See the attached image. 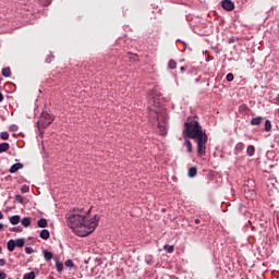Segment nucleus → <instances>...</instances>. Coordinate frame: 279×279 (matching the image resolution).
Instances as JSON below:
<instances>
[{"instance_id":"nucleus-1","label":"nucleus","mask_w":279,"mask_h":279,"mask_svg":"<svg viewBox=\"0 0 279 279\" xmlns=\"http://www.w3.org/2000/svg\"><path fill=\"white\" fill-rule=\"evenodd\" d=\"M184 145L186 147L187 154H193V143L191 138L196 141L197 145V156H206V144L208 143V134L202 128V124L195 118H187L184 122V129L182 131Z\"/></svg>"},{"instance_id":"nucleus-2","label":"nucleus","mask_w":279,"mask_h":279,"mask_svg":"<svg viewBox=\"0 0 279 279\" xmlns=\"http://www.w3.org/2000/svg\"><path fill=\"white\" fill-rule=\"evenodd\" d=\"M68 226L77 236H88L99 226V216L95 215L92 219H87L86 216L71 214L68 217Z\"/></svg>"},{"instance_id":"nucleus-3","label":"nucleus","mask_w":279,"mask_h":279,"mask_svg":"<svg viewBox=\"0 0 279 279\" xmlns=\"http://www.w3.org/2000/svg\"><path fill=\"white\" fill-rule=\"evenodd\" d=\"M51 123H53V116L49 114V112L47 111H43L39 120L37 121V128L40 134H43V131H40V128H49Z\"/></svg>"},{"instance_id":"nucleus-4","label":"nucleus","mask_w":279,"mask_h":279,"mask_svg":"<svg viewBox=\"0 0 279 279\" xmlns=\"http://www.w3.org/2000/svg\"><path fill=\"white\" fill-rule=\"evenodd\" d=\"M155 117L158 122L159 133L161 134V136H165V134H167V120L160 123V116H158V113H155Z\"/></svg>"},{"instance_id":"nucleus-5","label":"nucleus","mask_w":279,"mask_h":279,"mask_svg":"<svg viewBox=\"0 0 279 279\" xmlns=\"http://www.w3.org/2000/svg\"><path fill=\"white\" fill-rule=\"evenodd\" d=\"M221 5L227 12L234 10V2L232 0H222Z\"/></svg>"},{"instance_id":"nucleus-6","label":"nucleus","mask_w":279,"mask_h":279,"mask_svg":"<svg viewBox=\"0 0 279 279\" xmlns=\"http://www.w3.org/2000/svg\"><path fill=\"white\" fill-rule=\"evenodd\" d=\"M243 149H245V144H243L242 142L238 143L234 147V155L239 156Z\"/></svg>"},{"instance_id":"nucleus-7","label":"nucleus","mask_w":279,"mask_h":279,"mask_svg":"<svg viewBox=\"0 0 279 279\" xmlns=\"http://www.w3.org/2000/svg\"><path fill=\"white\" fill-rule=\"evenodd\" d=\"M20 169H23V163L17 162L11 166L10 168V173H16V171H19Z\"/></svg>"},{"instance_id":"nucleus-8","label":"nucleus","mask_w":279,"mask_h":279,"mask_svg":"<svg viewBox=\"0 0 279 279\" xmlns=\"http://www.w3.org/2000/svg\"><path fill=\"white\" fill-rule=\"evenodd\" d=\"M15 247H16V242L14 240H9L7 243V250L9 252H14Z\"/></svg>"},{"instance_id":"nucleus-9","label":"nucleus","mask_w":279,"mask_h":279,"mask_svg":"<svg viewBox=\"0 0 279 279\" xmlns=\"http://www.w3.org/2000/svg\"><path fill=\"white\" fill-rule=\"evenodd\" d=\"M9 221L10 223H12V226H17V223L21 222V216L19 215L12 216L10 217Z\"/></svg>"},{"instance_id":"nucleus-10","label":"nucleus","mask_w":279,"mask_h":279,"mask_svg":"<svg viewBox=\"0 0 279 279\" xmlns=\"http://www.w3.org/2000/svg\"><path fill=\"white\" fill-rule=\"evenodd\" d=\"M21 223L24 228H29L32 226V219L29 217H24L21 220Z\"/></svg>"},{"instance_id":"nucleus-11","label":"nucleus","mask_w":279,"mask_h":279,"mask_svg":"<svg viewBox=\"0 0 279 279\" xmlns=\"http://www.w3.org/2000/svg\"><path fill=\"white\" fill-rule=\"evenodd\" d=\"M39 236L44 241H47V239H49V236H51V234L49 233V230L44 229V230L40 231Z\"/></svg>"},{"instance_id":"nucleus-12","label":"nucleus","mask_w":279,"mask_h":279,"mask_svg":"<svg viewBox=\"0 0 279 279\" xmlns=\"http://www.w3.org/2000/svg\"><path fill=\"white\" fill-rule=\"evenodd\" d=\"M254 154H256V148L254 147V145H248L246 148V155L252 158Z\"/></svg>"},{"instance_id":"nucleus-13","label":"nucleus","mask_w":279,"mask_h":279,"mask_svg":"<svg viewBox=\"0 0 279 279\" xmlns=\"http://www.w3.org/2000/svg\"><path fill=\"white\" fill-rule=\"evenodd\" d=\"M45 260L49 262L53 258V253L49 252L48 250L43 251Z\"/></svg>"},{"instance_id":"nucleus-14","label":"nucleus","mask_w":279,"mask_h":279,"mask_svg":"<svg viewBox=\"0 0 279 279\" xmlns=\"http://www.w3.org/2000/svg\"><path fill=\"white\" fill-rule=\"evenodd\" d=\"M263 123V117H256L251 120V125H260Z\"/></svg>"},{"instance_id":"nucleus-15","label":"nucleus","mask_w":279,"mask_h":279,"mask_svg":"<svg viewBox=\"0 0 279 279\" xmlns=\"http://www.w3.org/2000/svg\"><path fill=\"white\" fill-rule=\"evenodd\" d=\"M10 149V144L9 143H1L0 144V154H3Z\"/></svg>"},{"instance_id":"nucleus-16","label":"nucleus","mask_w":279,"mask_h":279,"mask_svg":"<svg viewBox=\"0 0 279 279\" xmlns=\"http://www.w3.org/2000/svg\"><path fill=\"white\" fill-rule=\"evenodd\" d=\"M187 175L189 178H195V175H197V167L190 168Z\"/></svg>"},{"instance_id":"nucleus-17","label":"nucleus","mask_w":279,"mask_h":279,"mask_svg":"<svg viewBox=\"0 0 279 279\" xmlns=\"http://www.w3.org/2000/svg\"><path fill=\"white\" fill-rule=\"evenodd\" d=\"M25 246V239L20 238L15 240V247H24Z\"/></svg>"},{"instance_id":"nucleus-18","label":"nucleus","mask_w":279,"mask_h":279,"mask_svg":"<svg viewBox=\"0 0 279 279\" xmlns=\"http://www.w3.org/2000/svg\"><path fill=\"white\" fill-rule=\"evenodd\" d=\"M37 226H38V228H47V219L40 218V219L37 221Z\"/></svg>"},{"instance_id":"nucleus-19","label":"nucleus","mask_w":279,"mask_h":279,"mask_svg":"<svg viewBox=\"0 0 279 279\" xmlns=\"http://www.w3.org/2000/svg\"><path fill=\"white\" fill-rule=\"evenodd\" d=\"M168 69H171L172 71L174 69H178V63L175 62V60L171 59L169 62H168Z\"/></svg>"},{"instance_id":"nucleus-20","label":"nucleus","mask_w":279,"mask_h":279,"mask_svg":"<svg viewBox=\"0 0 279 279\" xmlns=\"http://www.w3.org/2000/svg\"><path fill=\"white\" fill-rule=\"evenodd\" d=\"M2 75L3 77H10V75H12V70H10V68H3Z\"/></svg>"},{"instance_id":"nucleus-21","label":"nucleus","mask_w":279,"mask_h":279,"mask_svg":"<svg viewBox=\"0 0 279 279\" xmlns=\"http://www.w3.org/2000/svg\"><path fill=\"white\" fill-rule=\"evenodd\" d=\"M56 269H57V271H59V274L60 272H62L63 271V269H64V264H62V262H56Z\"/></svg>"},{"instance_id":"nucleus-22","label":"nucleus","mask_w":279,"mask_h":279,"mask_svg":"<svg viewBox=\"0 0 279 279\" xmlns=\"http://www.w3.org/2000/svg\"><path fill=\"white\" fill-rule=\"evenodd\" d=\"M264 132H271V121L270 120L265 121Z\"/></svg>"},{"instance_id":"nucleus-23","label":"nucleus","mask_w":279,"mask_h":279,"mask_svg":"<svg viewBox=\"0 0 279 279\" xmlns=\"http://www.w3.org/2000/svg\"><path fill=\"white\" fill-rule=\"evenodd\" d=\"M23 279H36V274L34 271H31L28 274H25L23 276Z\"/></svg>"},{"instance_id":"nucleus-24","label":"nucleus","mask_w":279,"mask_h":279,"mask_svg":"<svg viewBox=\"0 0 279 279\" xmlns=\"http://www.w3.org/2000/svg\"><path fill=\"white\" fill-rule=\"evenodd\" d=\"M163 250H166V252H168V254H173L174 246H173V245L166 244V245L163 246Z\"/></svg>"},{"instance_id":"nucleus-25","label":"nucleus","mask_w":279,"mask_h":279,"mask_svg":"<svg viewBox=\"0 0 279 279\" xmlns=\"http://www.w3.org/2000/svg\"><path fill=\"white\" fill-rule=\"evenodd\" d=\"M0 138H1V141H8V138H10V134L4 131V132L0 133Z\"/></svg>"},{"instance_id":"nucleus-26","label":"nucleus","mask_w":279,"mask_h":279,"mask_svg":"<svg viewBox=\"0 0 279 279\" xmlns=\"http://www.w3.org/2000/svg\"><path fill=\"white\" fill-rule=\"evenodd\" d=\"M15 202H17L19 204H23V202H25V198L21 196V194H16Z\"/></svg>"},{"instance_id":"nucleus-27","label":"nucleus","mask_w":279,"mask_h":279,"mask_svg":"<svg viewBox=\"0 0 279 279\" xmlns=\"http://www.w3.org/2000/svg\"><path fill=\"white\" fill-rule=\"evenodd\" d=\"M64 265L65 267H70V269H72V267H75V264H73V259H66Z\"/></svg>"},{"instance_id":"nucleus-28","label":"nucleus","mask_w":279,"mask_h":279,"mask_svg":"<svg viewBox=\"0 0 279 279\" xmlns=\"http://www.w3.org/2000/svg\"><path fill=\"white\" fill-rule=\"evenodd\" d=\"M11 232H23V227H13L10 229Z\"/></svg>"},{"instance_id":"nucleus-29","label":"nucleus","mask_w":279,"mask_h":279,"mask_svg":"<svg viewBox=\"0 0 279 279\" xmlns=\"http://www.w3.org/2000/svg\"><path fill=\"white\" fill-rule=\"evenodd\" d=\"M40 3L47 8L48 5H51V0H40Z\"/></svg>"},{"instance_id":"nucleus-30","label":"nucleus","mask_w":279,"mask_h":279,"mask_svg":"<svg viewBox=\"0 0 279 279\" xmlns=\"http://www.w3.org/2000/svg\"><path fill=\"white\" fill-rule=\"evenodd\" d=\"M227 82H234V74L232 73L227 74Z\"/></svg>"},{"instance_id":"nucleus-31","label":"nucleus","mask_w":279,"mask_h":279,"mask_svg":"<svg viewBox=\"0 0 279 279\" xmlns=\"http://www.w3.org/2000/svg\"><path fill=\"white\" fill-rule=\"evenodd\" d=\"M21 193H29V186L28 185H23L21 187Z\"/></svg>"},{"instance_id":"nucleus-32","label":"nucleus","mask_w":279,"mask_h":279,"mask_svg":"<svg viewBox=\"0 0 279 279\" xmlns=\"http://www.w3.org/2000/svg\"><path fill=\"white\" fill-rule=\"evenodd\" d=\"M25 252H26V254H34V248L26 246Z\"/></svg>"},{"instance_id":"nucleus-33","label":"nucleus","mask_w":279,"mask_h":279,"mask_svg":"<svg viewBox=\"0 0 279 279\" xmlns=\"http://www.w3.org/2000/svg\"><path fill=\"white\" fill-rule=\"evenodd\" d=\"M51 60H53V56L49 54V56L47 57V59H46V62H47L48 64H51Z\"/></svg>"},{"instance_id":"nucleus-34","label":"nucleus","mask_w":279,"mask_h":279,"mask_svg":"<svg viewBox=\"0 0 279 279\" xmlns=\"http://www.w3.org/2000/svg\"><path fill=\"white\" fill-rule=\"evenodd\" d=\"M8 275L4 271H0V279H7Z\"/></svg>"},{"instance_id":"nucleus-35","label":"nucleus","mask_w":279,"mask_h":279,"mask_svg":"<svg viewBox=\"0 0 279 279\" xmlns=\"http://www.w3.org/2000/svg\"><path fill=\"white\" fill-rule=\"evenodd\" d=\"M233 43H236V38L235 37H231L229 39V45H232Z\"/></svg>"},{"instance_id":"nucleus-36","label":"nucleus","mask_w":279,"mask_h":279,"mask_svg":"<svg viewBox=\"0 0 279 279\" xmlns=\"http://www.w3.org/2000/svg\"><path fill=\"white\" fill-rule=\"evenodd\" d=\"M5 265V258H0V267H3Z\"/></svg>"},{"instance_id":"nucleus-37","label":"nucleus","mask_w":279,"mask_h":279,"mask_svg":"<svg viewBox=\"0 0 279 279\" xmlns=\"http://www.w3.org/2000/svg\"><path fill=\"white\" fill-rule=\"evenodd\" d=\"M180 71H181L182 73H184V71H186V68L181 66V68H180Z\"/></svg>"},{"instance_id":"nucleus-38","label":"nucleus","mask_w":279,"mask_h":279,"mask_svg":"<svg viewBox=\"0 0 279 279\" xmlns=\"http://www.w3.org/2000/svg\"><path fill=\"white\" fill-rule=\"evenodd\" d=\"M194 222H195L196 225H199L202 221L196 218V219L194 220Z\"/></svg>"},{"instance_id":"nucleus-39","label":"nucleus","mask_w":279,"mask_h":279,"mask_svg":"<svg viewBox=\"0 0 279 279\" xmlns=\"http://www.w3.org/2000/svg\"><path fill=\"white\" fill-rule=\"evenodd\" d=\"M1 101H3V94L2 93H0V104H1Z\"/></svg>"},{"instance_id":"nucleus-40","label":"nucleus","mask_w":279,"mask_h":279,"mask_svg":"<svg viewBox=\"0 0 279 279\" xmlns=\"http://www.w3.org/2000/svg\"><path fill=\"white\" fill-rule=\"evenodd\" d=\"M0 219H3V213L0 211Z\"/></svg>"},{"instance_id":"nucleus-41","label":"nucleus","mask_w":279,"mask_h":279,"mask_svg":"<svg viewBox=\"0 0 279 279\" xmlns=\"http://www.w3.org/2000/svg\"><path fill=\"white\" fill-rule=\"evenodd\" d=\"M0 230H3V223L0 222Z\"/></svg>"},{"instance_id":"nucleus-42","label":"nucleus","mask_w":279,"mask_h":279,"mask_svg":"<svg viewBox=\"0 0 279 279\" xmlns=\"http://www.w3.org/2000/svg\"><path fill=\"white\" fill-rule=\"evenodd\" d=\"M276 100L279 102V94L277 95V98H276Z\"/></svg>"},{"instance_id":"nucleus-43","label":"nucleus","mask_w":279,"mask_h":279,"mask_svg":"<svg viewBox=\"0 0 279 279\" xmlns=\"http://www.w3.org/2000/svg\"><path fill=\"white\" fill-rule=\"evenodd\" d=\"M1 252H3V248H1V246H0V254H1Z\"/></svg>"},{"instance_id":"nucleus-44","label":"nucleus","mask_w":279,"mask_h":279,"mask_svg":"<svg viewBox=\"0 0 279 279\" xmlns=\"http://www.w3.org/2000/svg\"><path fill=\"white\" fill-rule=\"evenodd\" d=\"M199 82V78H196V83Z\"/></svg>"},{"instance_id":"nucleus-45","label":"nucleus","mask_w":279,"mask_h":279,"mask_svg":"<svg viewBox=\"0 0 279 279\" xmlns=\"http://www.w3.org/2000/svg\"><path fill=\"white\" fill-rule=\"evenodd\" d=\"M278 113H279V108H278Z\"/></svg>"}]
</instances>
